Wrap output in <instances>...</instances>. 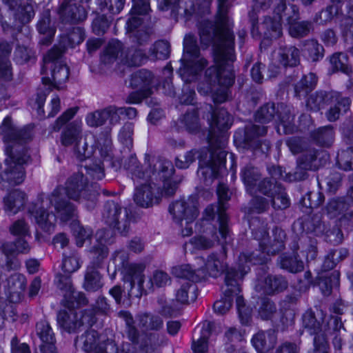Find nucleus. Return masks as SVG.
<instances>
[{"mask_svg": "<svg viewBox=\"0 0 353 353\" xmlns=\"http://www.w3.org/2000/svg\"><path fill=\"white\" fill-rule=\"evenodd\" d=\"M319 151L314 148H310L303 151L297 159V166L293 174L294 180L302 181L307 177L308 170H316L320 164L317 159Z\"/></svg>", "mask_w": 353, "mask_h": 353, "instance_id": "16", "label": "nucleus"}, {"mask_svg": "<svg viewBox=\"0 0 353 353\" xmlns=\"http://www.w3.org/2000/svg\"><path fill=\"white\" fill-rule=\"evenodd\" d=\"M288 287V282L282 276L268 275L264 279H258L256 285L257 290H262L264 293L272 295L279 293Z\"/></svg>", "mask_w": 353, "mask_h": 353, "instance_id": "27", "label": "nucleus"}, {"mask_svg": "<svg viewBox=\"0 0 353 353\" xmlns=\"http://www.w3.org/2000/svg\"><path fill=\"white\" fill-rule=\"evenodd\" d=\"M276 305L269 299H263L259 308V316L263 320H270L276 314Z\"/></svg>", "mask_w": 353, "mask_h": 353, "instance_id": "60", "label": "nucleus"}, {"mask_svg": "<svg viewBox=\"0 0 353 353\" xmlns=\"http://www.w3.org/2000/svg\"><path fill=\"white\" fill-rule=\"evenodd\" d=\"M212 239H210L204 236H194V238L191 239L190 243L194 246V248L198 250L209 249L214 246V242L216 241H220L221 243H228V239L230 238V234L228 235L226 240L222 237L221 240H220L217 235V232L215 229L212 232Z\"/></svg>", "mask_w": 353, "mask_h": 353, "instance_id": "44", "label": "nucleus"}, {"mask_svg": "<svg viewBox=\"0 0 353 353\" xmlns=\"http://www.w3.org/2000/svg\"><path fill=\"white\" fill-rule=\"evenodd\" d=\"M219 206L217 208L218 220L219 223V233L223 239L226 240L229 234L228 227V216L225 210L228 209L227 201L230 199L229 190L224 184H219L217 188Z\"/></svg>", "mask_w": 353, "mask_h": 353, "instance_id": "20", "label": "nucleus"}, {"mask_svg": "<svg viewBox=\"0 0 353 353\" xmlns=\"http://www.w3.org/2000/svg\"><path fill=\"white\" fill-rule=\"evenodd\" d=\"M225 258V248L223 245V253H212L208 256L205 260L202 258L198 259V260L203 263V265L199 268L201 274V279L206 274L213 277H216L221 274L227 268Z\"/></svg>", "mask_w": 353, "mask_h": 353, "instance_id": "18", "label": "nucleus"}, {"mask_svg": "<svg viewBox=\"0 0 353 353\" xmlns=\"http://www.w3.org/2000/svg\"><path fill=\"white\" fill-rule=\"evenodd\" d=\"M83 287L90 292H95L102 287L101 276L97 269L93 267L87 268Z\"/></svg>", "mask_w": 353, "mask_h": 353, "instance_id": "46", "label": "nucleus"}, {"mask_svg": "<svg viewBox=\"0 0 353 353\" xmlns=\"http://www.w3.org/2000/svg\"><path fill=\"white\" fill-rule=\"evenodd\" d=\"M66 48H63L59 43V46H54L43 57L44 65L41 68V74H44L46 70L49 68L54 65L55 62L61 57Z\"/></svg>", "mask_w": 353, "mask_h": 353, "instance_id": "58", "label": "nucleus"}, {"mask_svg": "<svg viewBox=\"0 0 353 353\" xmlns=\"http://www.w3.org/2000/svg\"><path fill=\"white\" fill-rule=\"evenodd\" d=\"M196 290V285L190 283V282L187 281L182 284L181 288L176 291V301L182 304L188 303L189 301L190 292H191L190 299L192 301H194L196 298V295L194 293Z\"/></svg>", "mask_w": 353, "mask_h": 353, "instance_id": "59", "label": "nucleus"}, {"mask_svg": "<svg viewBox=\"0 0 353 353\" xmlns=\"http://www.w3.org/2000/svg\"><path fill=\"white\" fill-rule=\"evenodd\" d=\"M52 67V80L51 81L48 77L43 78V88L37 93L36 103L38 105L39 114L44 113L43 105L47 95L52 90V87L58 90L61 89V85L65 83L69 77V69L66 65L63 64L61 62H55L54 65Z\"/></svg>", "mask_w": 353, "mask_h": 353, "instance_id": "11", "label": "nucleus"}, {"mask_svg": "<svg viewBox=\"0 0 353 353\" xmlns=\"http://www.w3.org/2000/svg\"><path fill=\"white\" fill-rule=\"evenodd\" d=\"M104 222L116 230L120 234L126 236L130 230V211L113 201H107L102 212Z\"/></svg>", "mask_w": 353, "mask_h": 353, "instance_id": "8", "label": "nucleus"}, {"mask_svg": "<svg viewBox=\"0 0 353 353\" xmlns=\"http://www.w3.org/2000/svg\"><path fill=\"white\" fill-rule=\"evenodd\" d=\"M80 256L76 251L64 252L61 268L66 274H72L77 271L81 267Z\"/></svg>", "mask_w": 353, "mask_h": 353, "instance_id": "43", "label": "nucleus"}, {"mask_svg": "<svg viewBox=\"0 0 353 353\" xmlns=\"http://www.w3.org/2000/svg\"><path fill=\"white\" fill-rule=\"evenodd\" d=\"M0 134L6 143H13L14 145H8L10 148H12V151H18L16 148L15 143H22L30 139L29 133L23 130L17 129L13 125L10 117H6L0 126Z\"/></svg>", "mask_w": 353, "mask_h": 353, "instance_id": "21", "label": "nucleus"}, {"mask_svg": "<svg viewBox=\"0 0 353 353\" xmlns=\"http://www.w3.org/2000/svg\"><path fill=\"white\" fill-rule=\"evenodd\" d=\"M91 5H97L100 10L107 8L112 14L119 13L124 7L125 0H90Z\"/></svg>", "mask_w": 353, "mask_h": 353, "instance_id": "56", "label": "nucleus"}, {"mask_svg": "<svg viewBox=\"0 0 353 353\" xmlns=\"http://www.w3.org/2000/svg\"><path fill=\"white\" fill-rule=\"evenodd\" d=\"M213 323L210 321H205L203 323L200 330L201 336L196 339V330L194 332V336L192 344V349L194 353H206L208 349V339L210 335ZM228 353H245L244 351H236L233 345H230L227 347Z\"/></svg>", "mask_w": 353, "mask_h": 353, "instance_id": "26", "label": "nucleus"}, {"mask_svg": "<svg viewBox=\"0 0 353 353\" xmlns=\"http://www.w3.org/2000/svg\"><path fill=\"white\" fill-rule=\"evenodd\" d=\"M311 137L318 145L330 147L334 141V132L333 128L329 125L313 131Z\"/></svg>", "mask_w": 353, "mask_h": 353, "instance_id": "42", "label": "nucleus"}, {"mask_svg": "<svg viewBox=\"0 0 353 353\" xmlns=\"http://www.w3.org/2000/svg\"><path fill=\"white\" fill-rule=\"evenodd\" d=\"M153 79L151 72L140 70L132 74L130 84L132 88L144 90L145 93H152L151 85Z\"/></svg>", "mask_w": 353, "mask_h": 353, "instance_id": "35", "label": "nucleus"}, {"mask_svg": "<svg viewBox=\"0 0 353 353\" xmlns=\"http://www.w3.org/2000/svg\"><path fill=\"white\" fill-rule=\"evenodd\" d=\"M330 63L333 71H341L346 74H350L352 72L348 65V57L346 54L343 52H336L330 58Z\"/></svg>", "mask_w": 353, "mask_h": 353, "instance_id": "50", "label": "nucleus"}, {"mask_svg": "<svg viewBox=\"0 0 353 353\" xmlns=\"http://www.w3.org/2000/svg\"><path fill=\"white\" fill-rule=\"evenodd\" d=\"M37 332L42 341L41 345L55 344L56 339L49 323L46 321H41L37 324Z\"/></svg>", "mask_w": 353, "mask_h": 353, "instance_id": "51", "label": "nucleus"}, {"mask_svg": "<svg viewBox=\"0 0 353 353\" xmlns=\"http://www.w3.org/2000/svg\"><path fill=\"white\" fill-rule=\"evenodd\" d=\"M303 52L312 61H318L323 57V47L316 40L308 39L303 42Z\"/></svg>", "mask_w": 353, "mask_h": 353, "instance_id": "45", "label": "nucleus"}, {"mask_svg": "<svg viewBox=\"0 0 353 353\" xmlns=\"http://www.w3.org/2000/svg\"><path fill=\"white\" fill-rule=\"evenodd\" d=\"M256 254L252 253L250 256L241 254L239 257V267L228 270L225 277V285L222 288L224 296L216 301L213 305L214 310L219 314H225L231 307L234 295L240 292V282L244 275L249 271V263L257 264L264 262L263 259L256 258Z\"/></svg>", "mask_w": 353, "mask_h": 353, "instance_id": "4", "label": "nucleus"}, {"mask_svg": "<svg viewBox=\"0 0 353 353\" xmlns=\"http://www.w3.org/2000/svg\"><path fill=\"white\" fill-rule=\"evenodd\" d=\"M271 198L272 205L276 210H283L290 205V200L281 185L279 187Z\"/></svg>", "mask_w": 353, "mask_h": 353, "instance_id": "63", "label": "nucleus"}, {"mask_svg": "<svg viewBox=\"0 0 353 353\" xmlns=\"http://www.w3.org/2000/svg\"><path fill=\"white\" fill-rule=\"evenodd\" d=\"M241 176L246 190L250 194L256 193V185L261 180V173L259 170L251 164H248L241 170Z\"/></svg>", "mask_w": 353, "mask_h": 353, "instance_id": "36", "label": "nucleus"}, {"mask_svg": "<svg viewBox=\"0 0 353 353\" xmlns=\"http://www.w3.org/2000/svg\"><path fill=\"white\" fill-rule=\"evenodd\" d=\"M169 211L177 223H192L199 214L196 201L193 197L175 201L170 205Z\"/></svg>", "mask_w": 353, "mask_h": 353, "instance_id": "15", "label": "nucleus"}, {"mask_svg": "<svg viewBox=\"0 0 353 353\" xmlns=\"http://www.w3.org/2000/svg\"><path fill=\"white\" fill-rule=\"evenodd\" d=\"M274 13L276 15L275 19L270 17H265L263 21L256 27L257 32L260 35L270 39H277L282 34L281 20L286 12V6L284 0H276Z\"/></svg>", "mask_w": 353, "mask_h": 353, "instance_id": "13", "label": "nucleus"}, {"mask_svg": "<svg viewBox=\"0 0 353 353\" xmlns=\"http://www.w3.org/2000/svg\"><path fill=\"white\" fill-rule=\"evenodd\" d=\"M336 104L331 106L326 115L330 121H334L339 118L341 112H345L350 106V100L347 97H337Z\"/></svg>", "mask_w": 353, "mask_h": 353, "instance_id": "54", "label": "nucleus"}, {"mask_svg": "<svg viewBox=\"0 0 353 353\" xmlns=\"http://www.w3.org/2000/svg\"><path fill=\"white\" fill-rule=\"evenodd\" d=\"M108 120H109L111 125L118 124L115 105H109L105 108L90 112L85 118L88 125L92 128L102 126Z\"/></svg>", "mask_w": 353, "mask_h": 353, "instance_id": "23", "label": "nucleus"}, {"mask_svg": "<svg viewBox=\"0 0 353 353\" xmlns=\"http://www.w3.org/2000/svg\"><path fill=\"white\" fill-rule=\"evenodd\" d=\"M142 20L140 17H131L128 22V31L130 39L134 46L141 47L146 45L150 41L152 31L145 28H140Z\"/></svg>", "mask_w": 353, "mask_h": 353, "instance_id": "25", "label": "nucleus"}, {"mask_svg": "<svg viewBox=\"0 0 353 353\" xmlns=\"http://www.w3.org/2000/svg\"><path fill=\"white\" fill-rule=\"evenodd\" d=\"M121 61L128 66H139L145 59V53L134 47L128 48L121 54Z\"/></svg>", "mask_w": 353, "mask_h": 353, "instance_id": "41", "label": "nucleus"}, {"mask_svg": "<svg viewBox=\"0 0 353 353\" xmlns=\"http://www.w3.org/2000/svg\"><path fill=\"white\" fill-rule=\"evenodd\" d=\"M87 8L94 9L90 0H82L80 3L75 0L65 1L59 8V14L63 22L76 23L87 18Z\"/></svg>", "mask_w": 353, "mask_h": 353, "instance_id": "14", "label": "nucleus"}, {"mask_svg": "<svg viewBox=\"0 0 353 353\" xmlns=\"http://www.w3.org/2000/svg\"><path fill=\"white\" fill-rule=\"evenodd\" d=\"M184 59H199V48L196 37L192 34H187L183 41Z\"/></svg>", "mask_w": 353, "mask_h": 353, "instance_id": "52", "label": "nucleus"}, {"mask_svg": "<svg viewBox=\"0 0 353 353\" xmlns=\"http://www.w3.org/2000/svg\"><path fill=\"white\" fill-rule=\"evenodd\" d=\"M181 123L191 133H196L200 130V123L197 110L192 108L188 111L181 118Z\"/></svg>", "mask_w": 353, "mask_h": 353, "instance_id": "53", "label": "nucleus"}, {"mask_svg": "<svg viewBox=\"0 0 353 353\" xmlns=\"http://www.w3.org/2000/svg\"><path fill=\"white\" fill-rule=\"evenodd\" d=\"M10 10L14 12V17L21 23L29 22L34 15L33 7L30 4L22 5L21 0H3Z\"/></svg>", "mask_w": 353, "mask_h": 353, "instance_id": "33", "label": "nucleus"}, {"mask_svg": "<svg viewBox=\"0 0 353 353\" xmlns=\"http://www.w3.org/2000/svg\"><path fill=\"white\" fill-rule=\"evenodd\" d=\"M145 160L150 167V170L146 172L141 170L138 161L134 157L129 159L126 169L131 172L134 180L150 178L148 181L137 186L134 193L136 204L147 208L158 204L163 195L172 196L177 188V183L171 179L174 168L170 161L158 159L149 155L145 156Z\"/></svg>", "mask_w": 353, "mask_h": 353, "instance_id": "2", "label": "nucleus"}, {"mask_svg": "<svg viewBox=\"0 0 353 353\" xmlns=\"http://www.w3.org/2000/svg\"><path fill=\"white\" fill-rule=\"evenodd\" d=\"M8 155L5 159V168L0 173V188L8 190L22 183L26 177L23 164L28 162L30 155L23 148L21 150L12 151V148L6 147Z\"/></svg>", "mask_w": 353, "mask_h": 353, "instance_id": "5", "label": "nucleus"}, {"mask_svg": "<svg viewBox=\"0 0 353 353\" xmlns=\"http://www.w3.org/2000/svg\"><path fill=\"white\" fill-rule=\"evenodd\" d=\"M75 342L86 353H120L113 341L105 339L94 330H87Z\"/></svg>", "mask_w": 353, "mask_h": 353, "instance_id": "9", "label": "nucleus"}, {"mask_svg": "<svg viewBox=\"0 0 353 353\" xmlns=\"http://www.w3.org/2000/svg\"><path fill=\"white\" fill-rule=\"evenodd\" d=\"M128 259V254L124 250L116 251L112 256L115 268L123 272V281L129 283L130 290H132L135 285H137L139 290H141L144 282L143 272L145 266L143 263H129Z\"/></svg>", "mask_w": 353, "mask_h": 353, "instance_id": "7", "label": "nucleus"}, {"mask_svg": "<svg viewBox=\"0 0 353 353\" xmlns=\"http://www.w3.org/2000/svg\"><path fill=\"white\" fill-rule=\"evenodd\" d=\"M275 59L283 67H294L300 63V51L295 46H281L275 53Z\"/></svg>", "mask_w": 353, "mask_h": 353, "instance_id": "32", "label": "nucleus"}, {"mask_svg": "<svg viewBox=\"0 0 353 353\" xmlns=\"http://www.w3.org/2000/svg\"><path fill=\"white\" fill-rule=\"evenodd\" d=\"M267 127L264 125H252L246 127L245 132V142L248 148L254 150H260L262 153H267L270 148V141H261V137L267 133Z\"/></svg>", "mask_w": 353, "mask_h": 353, "instance_id": "19", "label": "nucleus"}, {"mask_svg": "<svg viewBox=\"0 0 353 353\" xmlns=\"http://www.w3.org/2000/svg\"><path fill=\"white\" fill-rule=\"evenodd\" d=\"M276 121L279 122L283 128L285 134L292 133L294 131V115L290 112V109L283 103L276 105Z\"/></svg>", "mask_w": 353, "mask_h": 353, "instance_id": "38", "label": "nucleus"}, {"mask_svg": "<svg viewBox=\"0 0 353 353\" xmlns=\"http://www.w3.org/2000/svg\"><path fill=\"white\" fill-rule=\"evenodd\" d=\"M78 108H72L65 110L59 116L52 128L53 131L59 132L63 127L61 134V143L64 146L74 145L77 147L82 139V123L75 120L68 123L76 114Z\"/></svg>", "mask_w": 353, "mask_h": 353, "instance_id": "6", "label": "nucleus"}, {"mask_svg": "<svg viewBox=\"0 0 353 353\" xmlns=\"http://www.w3.org/2000/svg\"><path fill=\"white\" fill-rule=\"evenodd\" d=\"M279 264L281 268L290 272L296 273L303 270L304 264L301 260L298 259V254L294 256L283 254L280 256Z\"/></svg>", "mask_w": 353, "mask_h": 353, "instance_id": "49", "label": "nucleus"}, {"mask_svg": "<svg viewBox=\"0 0 353 353\" xmlns=\"http://www.w3.org/2000/svg\"><path fill=\"white\" fill-rule=\"evenodd\" d=\"M97 12V10L94 11ZM110 21L105 14H95V17L92 20V29L95 34H103L109 28Z\"/></svg>", "mask_w": 353, "mask_h": 353, "instance_id": "61", "label": "nucleus"}, {"mask_svg": "<svg viewBox=\"0 0 353 353\" xmlns=\"http://www.w3.org/2000/svg\"><path fill=\"white\" fill-rule=\"evenodd\" d=\"M57 322L61 328L71 333L78 331L81 327L92 325L94 319L91 311L69 310H61L58 313Z\"/></svg>", "mask_w": 353, "mask_h": 353, "instance_id": "12", "label": "nucleus"}, {"mask_svg": "<svg viewBox=\"0 0 353 353\" xmlns=\"http://www.w3.org/2000/svg\"><path fill=\"white\" fill-rule=\"evenodd\" d=\"M274 179L264 178L256 185V192H259L264 195L271 197L280 187Z\"/></svg>", "mask_w": 353, "mask_h": 353, "instance_id": "62", "label": "nucleus"}, {"mask_svg": "<svg viewBox=\"0 0 353 353\" xmlns=\"http://www.w3.org/2000/svg\"><path fill=\"white\" fill-rule=\"evenodd\" d=\"M286 21L289 25V33L294 38L306 37L313 29V25L311 21H298L299 19V12L297 6H290L285 12Z\"/></svg>", "mask_w": 353, "mask_h": 353, "instance_id": "17", "label": "nucleus"}, {"mask_svg": "<svg viewBox=\"0 0 353 353\" xmlns=\"http://www.w3.org/2000/svg\"><path fill=\"white\" fill-rule=\"evenodd\" d=\"M206 65L207 61L203 58L199 59H183L179 73L185 82H191L196 79L198 74Z\"/></svg>", "mask_w": 353, "mask_h": 353, "instance_id": "28", "label": "nucleus"}, {"mask_svg": "<svg viewBox=\"0 0 353 353\" xmlns=\"http://www.w3.org/2000/svg\"><path fill=\"white\" fill-rule=\"evenodd\" d=\"M110 234H105L104 230H99L96 234L97 244L94 245L90 251L91 255L90 265L94 269L101 268L108 254L106 243H109Z\"/></svg>", "mask_w": 353, "mask_h": 353, "instance_id": "24", "label": "nucleus"}, {"mask_svg": "<svg viewBox=\"0 0 353 353\" xmlns=\"http://www.w3.org/2000/svg\"><path fill=\"white\" fill-rule=\"evenodd\" d=\"M337 163L345 171L353 170V148H348L338 153Z\"/></svg>", "mask_w": 353, "mask_h": 353, "instance_id": "64", "label": "nucleus"}, {"mask_svg": "<svg viewBox=\"0 0 353 353\" xmlns=\"http://www.w3.org/2000/svg\"><path fill=\"white\" fill-rule=\"evenodd\" d=\"M353 201L349 197L334 198L329 201L326 205V213L331 219L339 216L340 220L347 219L353 223V212H347V210Z\"/></svg>", "mask_w": 353, "mask_h": 353, "instance_id": "22", "label": "nucleus"}, {"mask_svg": "<svg viewBox=\"0 0 353 353\" xmlns=\"http://www.w3.org/2000/svg\"><path fill=\"white\" fill-rule=\"evenodd\" d=\"M323 320L324 314L322 310H316L314 312L312 310H307L303 314L302 325L311 334L317 336L321 334Z\"/></svg>", "mask_w": 353, "mask_h": 353, "instance_id": "31", "label": "nucleus"}, {"mask_svg": "<svg viewBox=\"0 0 353 353\" xmlns=\"http://www.w3.org/2000/svg\"><path fill=\"white\" fill-rule=\"evenodd\" d=\"M172 274L176 277L186 279L193 282H198L201 280V274H200L199 269L196 270H193L188 264L173 268Z\"/></svg>", "mask_w": 353, "mask_h": 353, "instance_id": "48", "label": "nucleus"}, {"mask_svg": "<svg viewBox=\"0 0 353 353\" xmlns=\"http://www.w3.org/2000/svg\"><path fill=\"white\" fill-rule=\"evenodd\" d=\"M85 39L84 30L81 27H75L67 34L61 35L59 44L63 48H74L80 44Z\"/></svg>", "mask_w": 353, "mask_h": 353, "instance_id": "40", "label": "nucleus"}, {"mask_svg": "<svg viewBox=\"0 0 353 353\" xmlns=\"http://www.w3.org/2000/svg\"><path fill=\"white\" fill-rule=\"evenodd\" d=\"M123 45L118 40L110 41L101 57V61L105 64L113 63L118 57L119 54L122 52Z\"/></svg>", "mask_w": 353, "mask_h": 353, "instance_id": "47", "label": "nucleus"}, {"mask_svg": "<svg viewBox=\"0 0 353 353\" xmlns=\"http://www.w3.org/2000/svg\"><path fill=\"white\" fill-rule=\"evenodd\" d=\"M254 238L259 241L263 253L275 254L284 248L285 233L281 228L275 227L269 236L266 225L262 224L259 228L252 229Z\"/></svg>", "mask_w": 353, "mask_h": 353, "instance_id": "10", "label": "nucleus"}, {"mask_svg": "<svg viewBox=\"0 0 353 353\" xmlns=\"http://www.w3.org/2000/svg\"><path fill=\"white\" fill-rule=\"evenodd\" d=\"M209 109L212 110L208 119L211 129L209 138L211 159L210 165L203 168L202 172L206 174L209 172L210 177L214 179L222 172L226 161V152L224 150L226 139L223 135L216 137L215 134L216 131L223 132L228 129L232 125V119L223 108L213 110L212 106L209 105Z\"/></svg>", "mask_w": 353, "mask_h": 353, "instance_id": "3", "label": "nucleus"}, {"mask_svg": "<svg viewBox=\"0 0 353 353\" xmlns=\"http://www.w3.org/2000/svg\"><path fill=\"white\" fill-rule=\"evenodd\" d=\"M329 99V95L324 91H317L311 94L307 101V107L310 110L318 111L324 108Z\"/></svg>", "mask_w": 353, "mask_h": 353, "instance_id": "57", "label": "nucleus"}, {"mask_svg": "<svg viewBox=\"0 0 353 353\" xmlns=\"http://www.w3.org/2000/svg\"><path fill=\"white\" fill-rule=\"evenodd\" d=\"M276 106L274 103H267L262 106L255 114V119L260 123H268L272 120L276 121Z\"/></svg>", "mask_w": 353, "mask_h": 353, "instance_id": "55", "label": "nucleus"}, {"mask_svg": "<svg viewBox=\"0 0 353 353\" xmlns=\"http://www.w3.org/2000/svg\"><path fill=\"white\" fill-rule=\"evenodd\" d=\"M277 340L276 332L273 330L260 331L252 339V343L259 353H266L274 348Z\"/></svg>", "mask_w": 353, "mask_h": 353, "instance_id": "29", "label": "nucleus"}, {"mask_svg": "<svg viewBox=\"0 0 353 353\" xmlns=\"http://www.w3.org/2000/svg\"><path fill=\"white\" fill-rule=\"evenodd\" d=\"M137 321L139 327L143 331H157L163 325V321L160 316L150 313L138 315Z\"/></svg>", "mask_w": 353, "mask_h": 353, "instance_id": "39", "label": "nucleus"}, {"mask_svg": "<svg viewBox=\"0 0 353 353\" xmlns=\"http://www.w3.org/2000/svg\"><path fill=\"white\" fill-rule=\"evenodd\" d=\"M26 202V193L19 189H15L4 196L3 209L10 215H14L23 208Z\"/></svg>", "mask_w": 353, "mask_h": 353, "instance_id": "30", "label": "nucleus"}, {"mask_svg": "<svg viewBox=\"0 0 353 353\" xmlns=\"http://www.w3.org/2000/svg\"><path fill=\"white\" fill-rule=\"evenodd\" d=\"M12 45L6 41H0V79L9 81L12 79V72L9 57Z\"/></svg>", "mask_w": 353, "mask_h": 353, "instance_id": "34", "label": "nucleus"}, {"mask_svg": "<svg viewBox=\"0 0 353 353\" xmlns=\"http://www.w3.org/2000/svg\"><path fill=\"white\" fill-rule=\"evenodd\" d=\"M79 203H84L88 208H92L99 195L97 185L90 183L83 171L72 174L65 183V187L57 186L50 194L45 197L40 194L36 203L29 208V213L34 216L37 225L45 232H51L54 228L57 217L49 212L47 208L54 207L60 219L67 221L77 214L75 205L65 198Z\"/></svg>", "mask_w": 353, "mask_h": 353, "instance_id": "1", "label": "nucleus"}, {"mask_svg": "<svg viewBox=\"0 0 353 353\" xmlns=\"http://www.w3.org/2000/svg\"><path fill=\"white\" fill-rule=\"evenodd\" d=\"M50 14L49 10H45L37 23V30L43 35L40 39L41 43L48 46L51 43L54 36L55 29L50 25Z\"/></svg>", "mask_w": 353, "mask_h": 353, "instance_id": "37", "label": "nucleus"}]
</instances>
